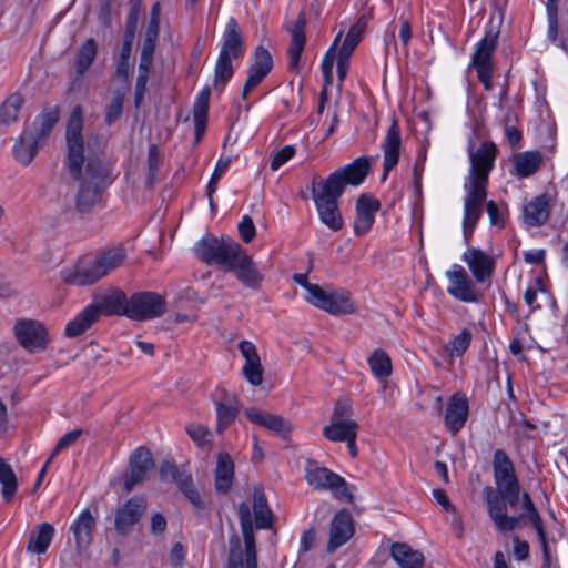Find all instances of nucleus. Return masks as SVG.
<instances>
[{
  "mask_svg": "<svg viewBox=\"0 0 568 568\" xmlns=\"http://www.w3.org/2000/svg\"><path fill=\"white\" fill-rule=\"evenodd\" d=\"M83 110L75 105L67 123V169L71 179L78 183L74 193V209L80 215L90 213L102 200L112 183L111 163L100 155H84Z\"/></svg>",
  "mask_w": 568,
  "mask_h": 568,
  "instance_id": "f257e3e1",
  "label": "nucleus"
},
{
  "mask_svg": "<svg viewBox=\"0 0 568 568\" xmlns=\"http://www.w3.org/2000/svg\"><path fill=\"white\" fill-rule=\"evenodd\" d=\"M493 474L496 488H484L487 513L495 528L500 534L517 529L524 521V515L509 516L508 507L514 509L519 504L520 484L514 463L504 449H496L493 456Z\"/></svg>",
  "mask_w": 568,
  "mask_h": 568,
  "instance_id": "f03ea898",
  "label": "nucleus"
},
{
  "mask_svg": "<svg viewBox=\"0 0 568 568\" xmlns=\"http://www.w3.org/2000/svg\"><path fill=\"white\" fill-rule=\"evenodd\" d=\"M125 258L126 250L122 245L113 246L98 253L93 261H82L72 268L62 271V280L69 285H91L121 266Z\"/></svg>",
  "mask_w": 568,
  "mask_h": 568,
  "instance_id": "7ed1b4c3",
  "label": "nucleus"
},
{
  "mask_svg": "<svg viewBox=\"0 0 568 568\" xmlns=\"http://www.w3.org/2000/svg\"><path fill=\"white\" fill-rule=\"evenodd\" d=\"M239 518L244 549L240 536L234 532L229 539L226 568H257V551L251 507L243 501L239 505Z\"/></svg>",
  "mask_w": 568,
  "mask_h": 568,
  "instance_id": "20e7f679",
  "label": "nucleus"
},
{
  "mask_svg": "<svg viewBox=\"0 0 568 568\" xmlns=\"http://www.w3.org/2000/svg\"><path fill=\"white\" fill-rule=\"evenodd\" d=\"M293 281L307 291L306 300L314 306L335 316L354 314L357 306L348 291L326 292L318 284H312L306 274H294Z\"/></svg>",
  "mask_w": 568,
  "mask_h": 568,
  "instance_id": "39448f33",
  "label": "nucleus"
},
{
  "mask_svg": "<svg viewBox=\"0 0 568 568\" xmlns=\"http://www.w3.org/2000/svg\"><path fill=\"white\" fill-rule=\"evenodd\" d=\"M315 174L312 181V197L315 202L320 220L332 231L342 230L344 222L338 207V199L342 196L337 191L318 181Z\"/></svg>",
  "mask_w": 568,
  "mask_h": 568,
  "instance_id": "423d86ee",
  "label": "nucleus"
},
{
  "mask_svg": "<svg viewBox=\"0 0 568 568\" xmlns=\"http://www.w3.org/2000/svg\"><path fill=\"white\" fill-rule=\"evenodd\" d=\"M194 252L202 262L225 271L233 256L241 252V245L230 237L207 235L196 243Z\"/></svg>",
  "mask_w": 568,
  "mask_h": 568,
  "instance_id": "0eeeda50",
  "label": "nucleus"
},
{
  "mask_svg": "<svg viewBox=\"0 0 568 568\" xmlns=\"http://www.w3.org/2000/svg\"><path fill=\"white\" fill-rule=\"evenodd\" d=\"M474 139L470 138L468 145L470 169L466 184L486 189L488 175L494 168V162L497 156V146L494 142L486 141L478 150L474 151Z\"/></svg>",
  "mask_w": 568,
  "mask_h": 568,
  "instance_id": "6e6552de",
  "label": "nucleus"
},
{
  "mask_svg": "<svg viewBox=\"0 0 568 568\" xmlns=\"http://www.w3.org/2000/svg\"><path fill=\"white\" fill-rule=\"evenodd\" d=\"M13 334L18 344L29 353L43 352L51 342L47 326L32 318L18 320L13 326Z\"/></svg>",
  "mask_w": 568,
  "mask_h": 568,
  "instance_id": "1a4fd4ad",
  "label": "nucleus"
},
{
  "mask_svg": "<svg viewBox=\"0 0 568 568\" xmlns=\"http://www.w3.org/2000/svg\"><path fill=\"white\" fill-rule=\"evenodd\" d=\"M371 163L368 158L361 156L351 164L342 166L331 173L323 182L343 195L346 185L357 186L369 174Z\"/></svg>",
  "mask_w": 568,
  "mask_h": 568,
  "instance_id": "9d476101",
  "label": "nucleus"
},
{
  "mask_svg": "<svg viewBox=\"0 0 568 568\" xmlns=\"http://www.w3.org/2000/svg\"><path fill=\"white\" fill-rule=\"evenodd\" d=\"M166 302L154 292H138L129 298L126 316L134 321H146L165 313Z\"/></svg>",
  "mask_w": 568,
  "mask_h": 568,
  "instance_id": "9b49d317",
  "label": "nucleus"
},
{
  "mask_svg": "<svg viewBox=\"0 0 568 568\" xmlns=\"http://www.w3.org/2000/svg\"><path fill=\"white\" fill-rule=\"evenodd\" d=\"M498 36L499 31L489 29L481 41L477 44L471 60V64L477 71V78L484 84L486 90L491 88V55L497 47Z\"/></svg>",
  "mask_w": 568,
  "mask_h": 568,
  "instance_id": "f8f14e48",
  "label": "nucleus"
},
{
  "mask_svg": "<svg viewBox=\"0 0 568 568\" xmlns=\"http://www.w3.org/2000/svg\"><path fill=\"white\" fill-rule=\"evenodd\" d=\"M154 459L145 446L136 448L129 458V471L123 475V486L126 493L133 490L135 485L146 479L148 473L154 468Z\"/></svg>",
  "mask_w": 568,
  "mask_h": 568,
  "instance_id": "ddd939ff",
  "label": "nucleus"
},
{
  "mask_svg": "<svg viewBox=\"0 0 568 568\" xmlns=\"http://www.w3.org/2000/svg\"><path fill=\"white\" fill-rule=\"evenodd\" d=\"M146 510V500L142 496H134L121 505L114 516V528L118 534L126 536L141 520Z\"/></svg>",
  "mask_w": 568,
  "mask_h": 568,
  "instance_id": "4468645a",
  "label": "nucleus"
},
{
  "mask_svg": "<svg viewBox=\"0 0 568 568\" xmlns=\"http://www.w3.org/2000/svg\"><path fill=\"white\" fill-rule=\"evenodd\" d=\"M465 190L467 194L465 196L463 230L465 240L468 241L481 216V205L486 200L487 191L483 186L466 183Z\"/></svg>",
  "mask_w": 568,
  "mask_h": 568,
  "instance_id": "2eb2a0df",
  "label": "nucleus"
},
{
  "mask_svg": "<svg viewBox=\"0 0 568 568\" xmlns=\"http://www.w3.org/2000/svg\"><path fill=\"white\" fill-rule=\"evenodd\" d=\"M225 271L232 272L243 285L253 290L260 288L264 278L252 257L247 255L242 246L241 252L233 256Z\"/></svg>",
  "mask_w": 568,
  "mask_h": 568,
  "instance_id": "dca6fc26",
  "label": "nucleus"
},
{
  "mask_svg": "<svg viewBox=\"0 0 568 568\" xmlns=\"http://www.w3.org/2000/svg\"><path fill=\"white\" fill-rule=\"evenodd\" d=\"M354 521L347 509L336 513L329 526V540L326 550L332 554L346 544L354 535Z\"/></svg>",
  "mask_w": 568,
  "mask_h": 568,
  "instance_id": "f3484780",
  "label": "nucleus"
},
{
  "mask_svg": "<svg viewBox=\"0 0 568 568\" xmlns=\"http://www.w3.org/2000/svg\"><path fill=\"white\" fill-rule=\"evenodd\" d=\"M381 202L373 195L363 193L356 200V217L354 222V233L357 236L366 234L374 221L375 213L379 211Z\"/></svg>",
  "mask_w": 568,
  "mask_h": 568,
  "instance_id": "a211bd4d",
  "label": "nucleus"
},
{
  "mask_svg": "<svg viewBox=\"0 0 568 568\" xmlns=\"http://www.w3.org/2000/svg\"><path fill=\"white\" fill-rule=\"evenodd\" d=\"M129 298L121 290H110L97 295L90 306H95L98 320L101 315H125L128 312Z\"/></svg>",
  "mask_w": 568,
  "mask_h": 568,
  "instance_id": "6ab92c4d",
  "label": "nucleus"
},
{
  "mask_svg": "<svg viewBox=\"0 0 568 568\" xmlns=\"http://www.w3.org/2000/svg\"><path fill=\"white\" fill-rule=\"evenodd\" d=\"M245 415L248 420L270 432L280 435L284 439H288L292 433L291 423L281 415L271 414L256 408H247Z\"/></svg>",
  "mask_w": 568,
  "mask_h": 568,
  "instance_id": "aec40b11",
  "label": "nucleus"
},
{
  "mask_svg": "<svg viewBox=\"0 0 568 568\" xmlns=\"http://www.w3.org/2000/svg\"><path fill=\"white\" fill-rule=\"evenodd\" d=\"M446 276L450 281L448 293L464 302H476L478 300L474 284L463 266L455 264L453 270L447 271Z\"/></svg>",
  "mask_w": 568,
  "mask_h": 568,
  "instance_id": "412c9836",
  "label": "nucleus"
},
{
  "mask_svg": "<svg viewBox=\"0 0 568 568\" xmlns=\"http://www.w3.org/2000/svg\"><path fill=\"white\" fill-rule=\"evenodd\" d=\"M400 131L397 120L394 119L382 145L384 152L382 182L387 179L388 173L397 165L400 155Z\"/></svg>",
  "mask_w": 568,
  "mask_h": 568,
  "instance_id": "4be33fe9",
  "label": "nucleus"
},
{
  "mask_svg": "<svg viewBox=\"0 0 568 568\" xmlns=\"http://www.w3.org/2000/svg\"><path fill=\"white\" fill-rule=\"evenodd\" d=\"M239 351L245 358V364L242 368L244 377L253 386L261 385L264 369L256 346L250 341H242L239 343Z\"/></svg>",
  "mask_w": 568,
  "mask_h": 568,
  "instance_id": "5701e85b",
  "label": "nucleus"
},
{
  "mask_svg": "<svg viewBox=\"0 0 568 568\" xmlns=\"http://www.w3.org/2000/svg\"><path fill=\"white\" fill-rule=\"evenodd\" d=\"M97 521L89 509H84L71 525L70 530L75 540V550L79 556L88 550L93 539Z\"/></svg>",
  "mask_w": 568,
  "mask_h": 568,
  "instance_id": "b1692460",
  "label": "nucleus"
},
{
  "mask_svg": "<svg viewBox=\"0 0 568 568\" xmlns=\"http://www.w3.org/2000/svg\"><path fill=\"white\" fill-rule=\"evenodd\" d=\"M464 261L467 263L477 282L484 283L493 275L495 261L481 250L476 247L468 248L464 253Z\"/></svg>",
  "mask_w": 568,
  "mask_h": 568,
  "instance_id": "393cba45",
  "label": "nucleus"
},
{
  "mask_svg": "<svg viewBox=\"0 0 568 568\" xmlns=\"http://www.w3.org/2000/svg\"><path fill=\"white\" fill-rule=\"evenodd\" d=\"M220 396L216 405V433L222 434L237 417L239 399L235 395L229 394L225 389L219 390Z\"/></svg>",
  "mask_w": 568,
  "mask_h": 568,
  "instance_id": "a878e982",
  "label": "nucleus"
},
{
  "mask_svg": "<svg viewBox=\"0 0 568 568\" xmlns=\"http://www.w3.org/2000/svg\"><path fill=\"white\" fill-rule=\"evenodd\" d=\"M305 27H306V17L304 12H300L293 28L291 31V42L287 49V55L290 59L288 69L291 71H298L300 60L302 52L305 48L306 36H305Z\"/></svg>",
  "mask_w": 568,
  "mask_h": 568,
  "instance_id": "bb28decb",
  "label": "nucleus"
},
{
  "mask_svg": "<svg viewBox=\"0 0 568 568\" xmlns=\"http://www.w3.org/2000/svg\"><path fill=\"white\" fill-rule=\"evenodd\" d=\"M243 54V37L241 28L234 18L227 22L223 34V44L219 57L224 59H239Z\"/></svg>",
  "mask_w": 568,
  "mask_h": 568,
  "instance_id": "cd10ccee",
  "label": "nucleus"
},
{
  "mask_svg": "<svg viewBox=\"0 0 568 568\" xmlns=\"http://www.w3.org/2000/svg\"><path fill=\"white\" fill-rule=\"evenodd\" d=\"M468 416V402L464 396L453 395L446 408L445 425L456 435L465 425Z\"/></svg>",
  "mask_w": 568,
  "mask_h": 568,
  "instance_id": "c85d7f7f",
  "label": "nucleus"
},
{
  "mask_svg": "<svg viewBox=\"0 0 568 568\" xmlns=\"http://www.w3.org/2000/svg\"><path fill=\"white\" fill-rule=\"evenodd\" d=\"M41 146L33 131L30 128H26L13 145V156L16 161L28 166Z\"/></svg>",
  "mask_w": 568,
  "mask_h": 568,
  "instance_id": "c756f323",
  "label": "nucleus"
},
{
  "mask_svg": "<svg viewBox=\"0 0 568 568\" xmlns=\"http://www.w3.org/2000/svg\"><path fill=\"white\" fill-rule=\"evenodd\" d=\"M234 479V463L231 456L221 452L217 455L216 467L214 470V486L220 495H226L233 485Z\"/></svg>",
  "mask_w": 568,
  "mask_h": 568,
  "instance_id": "7c9ffc66",
  "label": "nucleus"
},
{
  "mask_svg": "<svg viewBox=\"0 0 568 568\" xmlns=\"http://www.w3.org/2000/svg\"><path fill=\"white\" fill-rule=\"evenodd\" d=\"M549 214L550 206L547 194L536 196L524 206V222L530 227L544 225L548 221Z\"/></svg>",
  "mask_w": 568,
  "mask_h": 568,
  "instance_id": "2f4dec72",
  "label": "nucleus"
},
{
  "mask_svg": "<svg viewBox=\"0 0 568 568\" xmlns=\"http://www.w3.org/2000/svg\"><path fill=\"white\" fill-rule=\"evenodd\" d=\"M253 513L255 527L257 529H271L273 527L274 515L267 504V499L262 486L254 487Z\"/></svg>",
  "mask_w": 568,
  "mask_h": 568,
  "instance_id": "473e14b6",
  "label": "nucleus"
},
{
  "mask_svg": "<svg viewBox=\"0 0 568 568\" xmlns=\"http://www.w3.org/2000/svg\"><path fill=\"white\" fill-rule=\"evenodd\" d=\"M390 557L400 568H423L425 562L424 555L405 542H394L390 547Z\"/></svg>",
  "mask_w": 568,
  "mask_h": 568,
  "instance_id": "72a5a7b5",
  "label": "nucleus"
},
{
  "mask_svg": "<svg viewBox=\"0 0 568 568\" xmlns=\"http://www.w3.org/2000/svg\"><path fill=\"white\" fill-rule=\"evenodd\" d=\"M513 164L515 173L519 178H528L536 173L542 164L540 151H525L514 154Z\"/></svg>",
  "mask_w": 568,
  "mask_h": 568,
  "instance_id": "f704fd0d",
  "label": "nucleus"
},
{
  "mask_svg": "<svg viewBox=\"0 0 568 568\" xmlns=\"http://www.w3.org/2000/svg\"><path fill=\"white\" fill-rule=\"evenodd\" d=\"M54 535V528L49 523H42L30 532L27 550L32 554L42 555L49 548Z\"/></svg>",
  "mask_w": 568,
  "mask_h": 568,
  "instance_id": "c9c22d12",
  "label": "nucleus"
},
{
  "mask_svg": "<svg viewBox=\"0 0 568 568\" xmlns=\"http://www.w3.org/2000/svg\"><path fill=\"white\" fill-rule=\"evenodd\" d=\"M98 321L95 306L88 305L65 326V336L78 337Z\"/></svg>",
  "mask_w": 568,
  "mask_h": 568,
  "instance_id": "e433bc0d",
  "label": "nucleus"
},
{
  "mask_svg": "<svg viewBox=\"0 0 568 568\" xmlns=\"http://www.w3.org/2000/svg\"><path fill=\"white\" fill-rule=\"evenodd\" d=\"M59 121L58 109H45L32 122V131L39 143L43 145L54 125Z\"/></svg>",
  "mask_w": 568,
  "mask_h": 568,
  "instance_id": "4c0bfd02",
  "label": "nucleus"
},
{
  "mask_svg": "<svg viewBox=\"0 0 568 568\" xmlns=\"http://www.w3.org/2000/svg\"><path fill=\"white\" fill-rule=\"evenodd\" d=\"M306 480L316 489H331L337 484H343V477L324 467L308 470Z\"/></svg>",
  "mask_w": 568,
  "mask_h": 568,
  "instance_id": "58836bf2",
  "label": "nucleus"
},
{
  "mask_svg": "<svg viewBox=\"0 0 568 568\" xmlns=\"http://www.w3.org/2000/svg\"><path fill=\"white\" fill-rule=\"evenodd\" d=\"M358 429L359 425L357 422L331 420L323 428V435L331 442H344L349 436L357 435Z\"/></svg>",
  "mask_w": 568,
  "mask_h": 568,
  "instance_id": "ea45409f",
  "label": "nucleus"
},
{
  "mask_svg": "<svg viewBox=\"0 0 568 568\" xmlns=\"http://www.w3.org/2000/svg\"><path fill=\"white\" fill-rule=\"evenodd\" d=\"M24 100L19 92L10 94L0 104V125L8 126L18 120Z\"/></svg>",
  "mask_w": 568,
  "mask_h": 568,
  "instance_id": "a19ab883",
  "label": "nucleus"
},
{
  "mask_svg": "<svg viewBox=\"0 0 568 568\" xmlns=\"http://www.w3.org/2000/svg\"><path fill=\"white\" fill-rule=\"evenodd\" d=\"M367 362L376 378L385 379L392 375V359L385 351L375 349L367 358Z\"/></svg>",
  "mask_w": 568,
  "mask_h": 568,
  "instance_id": "79ce46f5",
  "label": "nucleus"
},
{
  "mask_svg": "<svg viewBox=\"0 0 568 568\" xmlns=\"http://www.w3.org/2000/svg\"><path fill=\"white\" fill-rule=\"evenodd\" d=\"M98 45L93 38H89L79 49L74 61L78 75L82 77L95 60Z\"/></svg>",
  "mask_w": 568,
  "mask_h": 568,
  "instance_id": "37998d69",
  "label": "nucleus"
},
{
  "mask_svg": "<svg viewBox=\"0 0 568 568\" xmlns=\"http://www.w3.org/2000/svg\"><path fill=\"white\" fill-rule=\"evenodd\" d=\"M160 30L146 28L140 54L139 67L151 69Z\"/></svg>",
  "mask_w": 568,
  "mask_h": 568,
  "instance_id": "c03bdc74",
  "label": "nucleus"
},
{
  "mask_svg": "<svg viewBox=\"0 0 568 568\" xmlns=\"http://www.w3.org/2000/svg\"><path fill=\"white\" fill-rule=\"evenodd\" d=\"M0 483L2 484V497L9 503L14 497L18 481L12 467L0 457Z\"/></svg>",
  "mask_w": 568,
  "mask_h": 568,
  "instance_id": "a18cd8bd",
  "label": "nucleus"
},
{
  "mask_svg": "<svg viewBox=\"0 0 568 568\" xmlns=\"http://www.w3.org/2000/svg\"><path fill=\"white\" fill-rule=\"evenodd\" d=\"M358 41L345 37L344 42L342 47L338 50L337 53V78L339 82V87L342 85L344 79L346 78L348 65H349V58L353 54L355 48L358 45Z\"/></svg>",
  "mask_w": 568,
  "mask_h": 568,
  "instance_id": "49530a36",
  "label": "nucleus"
},
{
  "mask_svg": "<svg viewBox=\"0 0 568 568\" xmlns=\"http://www.w3.org/2000/svg\"><path fill=\"white\" fill-rule=\"evenodd\" d=\"M521 499V504L526 513H523L521 515L525 516L524 521L517 527H521L526 524V521H529L535 530L537 531V535H542L544 529V523L541 519V516L539 511L537 510L530 495L527 491H524L520 494L519 500Z\"/></svg>",
  "mask_w": 568,
  "mask_h": 568,
  "instance_id": "de8ad7c7",
  "label": "nucleus"
},
{
  "mask_svg": "<svg viewBox=\"0 0 568 568\" xmlns=\"http://www.w3.org/2000/svg\"><path fill=\"white\" fill-rule=\"evenodd\" d=\"M124 92L116 89L112 92L110 103L105 106L104 122L108 126L113 125L123 113Z\"/></svg>",
  "mask_w": 568,
  "mask_h": 568,
  "instance_id": "09e8293b",
  "label": "nucleus"
},
{
  "mask_svg": "<svg viewBox=\"0 0 568 568\" xmlns=\"http://www.w3.org/2000/svg\"><path fill=\"white\" fill-rule=\"evenodd\" d=\"M185 432L190 438L197 445V447L211 450L212 442L209 437L212 436L211 430L203 425L190 423L185 426Z\"/></svg>",
  "mask_w": 568,
  "mask_h": 568,
  "instance_id": "8fccbe9b",
  "label": "nucleus"
},
{
  "mask_svg": "<svg viewBox=\"0 0 568 568\" xmlns=\"http://www.w3.org/2000/svg\"><path fill=\"white\" fill-rule=\"evenodd\" d=\"M234 68L232 60L219 57L214 70L213 85L222 90L226 82L233 77Z\"/></svg>",
  "mask_w": 568,
  "mask_h": 568,
  "instance_id": "3c124183",
  "label": "nucleus"
},
{
  "mask_svg": "<svg viewBox=\"0 0 568 568\" xmlns=\"http://www.w3.org/2000/svg\"><path fill=\"white\" fill-rule=\"evenodd\" d=\"M160 163L159 148L156 144H151L148 151V176L145 180V186L148 189H153L156 182Z\"/></svg>",
  "mask_w": 568,
  "mask_h": 568,
  "instance_id": "603ef678",
  "label": "nucleus"
},
{
  "mask_svg": "<svg viewBox=\"0 0 568 568\" xmlns=\"http://www.w3.org/2000/svg\"><path fill=\"white\" fill-rule=\"evenodd\" d=\"M141 7L142 0H131L123 37L135 39Z\"/></svg>",
  "mask_w": 568,
  "mask_h": 568,
  "instance_id": "864d4df0",
  "label": "nucleus"
},
{
  "mask_svg": "<svg viewBox=\"0 0 568 568\" xmlns=\"http://www.w3.org/2000/svg\"><path fill=\"white\" fill-rule=\"evenodd\" d=\"M250 67L270 73L273 69V58L270 51L258 45L254 51L253 61Z\"/></svg>",
  "mask_w": 568,
  "mask_h": 568,
  "instance_id": "5fc2aeb1",
  "label": "nucleus"
},
{
  "mask_svg": "<svg viewBox=\"0 0 568 568\" xmlns=\"http://www.w3.org/2000/svg\"><path fill=\"white\" fill-rule=\"evenodd\" d=\"M353 414L352 402L348 398H339L335 403L331 420L355 422L351 418Z\"/></svg>",
  "mask_w": 568,
  "mask_h": 568,
  "instance_id": "6e6d98bb",
  "label": "nucleus"
},
{
  "mask_svg": "<svg viewBox=\"0 0 568 568\" xmlns=\"http://www.w3.org/2000/svg\"><path fill=\"white\" fill-rule=\"evenodd\" d=\"M268 73L254 69L252 67H248V75L244 83L243 91H242V99L245 100L248 95V93L256 88L266 77Z\"/></svg>",
  "mask_w": 568,
  "mask_h": 568,
  "instance_id": "4d7b16f0",
  "label": "nucleus"
},
{
  "mask_svg": "<svg viewBox=\"0 0 568 568\" xmlns=\"http://www.w3.org/2000/svg\"><path fill=\"white\" fill-rule=\"evenodd\" d=\"M150 70L148 68L139 67V74L135 83V92H134V105L139 108L144 98L146 91V83L149 80Z\"/></svg>",
  "mask_w": 568,
  "mask_h": 568,
  "instance_id": "13d9d810",
  "label": "nucleus"
},
{
  "mask_svg": "<svg viewBox=\"0 0 568 568\" xmlns=\"http://www.w3.org/2000/svg\"><path fill=\"white\" fill-rule=\"evenodd\" d=\"M471 341V333L467 328H464L459 335H457L452 342L450 355L462 356L468 348Z\"/></svg>",
  "mask_w": 568,
  "mask_h": 568,
  "instance_id": "bf43d9fd",
  "label": "nucleus"
},
{
  "mask_svg": "<svg viewBox=\"0 0 568 568\" xmlns=\"http://www.w3.org/2000/svg\"><path fill=\"white\" fill-rule=\"evenodd\" d=\"M232 162V159L231 158H221L219 161H217V164L215 166V170L209 181V184H207V193L211 194H214V192L216 191V187H217V182L219 180L221 179V176L224 174V172L227 170V168L230 166Z\"/></svg>",
  "mask_w": 568,
  "mask_h": 568,
  "instance_id": "052dcab7",
  "label": "nucleus"
},
{
  "mask_svg": "<svg viewBox=\"0 0 568 568\" xmlns=\"http://www.w3.org/2000/svg\"><path fill=\"white\" fill-rule=\"evenodd\" d=\"M210 95H211V90L209 87H205L199 93V95L194 102V105H193V116L207 118Z\"/></svg>",
  "mask_w": 568,
  "mask_h": 568,
  "instance_id": "680f3d73",
  "label": "nucleus"
},
{
  "mask_svg": "<svg viewBox=\"0 0 568 568\" xmlns=\"http://www.w3.org/2000/svg\"><path fill=\"white\" fill-rule=\"evenodd\" d=\"M237 230L241 239L245 243H251L256 235V229L250 215H244L242 217L237 225Z\"/></svg>",
  "mask_w": 568,
  "mask_h": 568,
  "instance_id": "e2e57ef3",
  "label": "nucleus"
},
{
  "mask_svg": "<svg viewBox=\"0 0 568 568\" xmlns=\"http://www.w3.org/2000/svg\"><path fill=\"white\" fill-rule=\"evenodd\" d=\"M295 154V149L292 145H285L280 149L271 161V169L277 171L283 164H285Z\"/></svg>",
  "mask_w": 568,
  "mask_h": 568,
  "instance_id": "0e129e2a",
  "label": "nucleus"
},
{
  "mask_svg": "<svg viewBox=\"0 0 568 568\" xmlns=\"http://www.w3.org/2000/svg\"><path fill=\"white\" fill-rule=\"evenodd\" d=\"M343 31H339V33L334 39L331 48L326 51L324 59L322 61V72L323 73H329L333 72V65L336 58V48L337 44L342 38Z\"/></svg>",
  "mask_w": 568,
  "mask_h": 568,
  "instance_id": "69168bd1",
  "label": "nucleus"
},
{
  "mask_svg": "<svg viewBox=\"0 0 568 568\" xmlns=\"http://www.w3.org/2000/svg\"><path fill=\"white\" fill-rule=\"evenodd\" d=\"M510 112H508L505 116V134L509 144L515 148L519 144L521 140V132L514 125H510Z\"/></svg>",
  "mask_w": 568,
  "mask_h": 568,
  "instance_id": "338daca9",
  "label": "nucleus"
},
{
  "mask_svg": "<svg viewBox=\"0 0 568 568\" xmlns=\"http://www.w3.org/2000/svg\"><path fill=\"white\" fill-rule=\"evenodd\" d=\"M486 211L489 215L491 225H496L499 227L504 226V224H505L504 219L501 216V213H500L499 207L496 202H494L491 200L486 202Z\"/></svg>",
  "mask_w": 568,
  "mask_h": 568,
  "instance_id": "774afa93",
  "label": "nucleus"
}]
</instances>
